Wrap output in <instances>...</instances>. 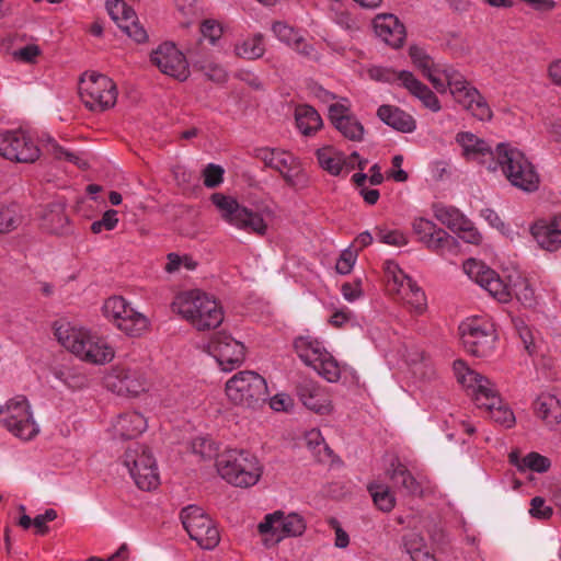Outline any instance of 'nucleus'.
<instances>
[{
	"mask_svg": "<svg viewBox=\"0 0 561 561\" xmlns=\"http://www.w3.org/2000/svg\"><path fill=\"white\" fill-rule=\"evenodd\" d=\"M458 385L466 396L479 409H483L496 423L512 427L515 424L513 412L503 403L493 382L470 369L463 362L458 359Z\"/></svg>",
	"mask_w": 561,
	"mask_h": 561,
	"instance_id": "nucleus-1",
	"label": "nucleus"
},
{
	"mask_svg": "<svg viewBox=\"0 0 561 561\" xmlns=\"http://www.w3.org/2000/svg\"><path fill=\"white\" fill-rule=\"evenodd\" d=\"M172 310L199 331L215 329L224 320L219 302L198 289L180 293L172 302Z\"/></svg>",
	"mask_w": 561,
	"mask_h": 561,
	"instance_id": "nucleus-2",
	"label": "nucleus"
},
{
	"mask_svg": "<svg viewBox=\"0 0 561 561\" xmlns=\"http://www.w3.org/2000/svg\"><path fill=\"white\" fill-rule=\"evenodd\" d=\"M218 474L238 488L255 485L262 477L263 467L252 453L244 449H226L217 456Z\"/></svg>",
	"mask_w": 561,
	"mask_h": 561,
	"instance_id": "nucleus-3",
	"label": "nucleus"
},
{
	"mask_svg": "<svg viewBox=\"0 0 561 561\" xmlns=\"http://www.w3.org/2000/svg\"><path fill=\"white\" fill-rule=\"evenodd\" d=\"M493 162L494 165L491 162L489 170L494 171L500 168L512 185L526 192L538 188L539 176L531 162L519 149L507 144H499Z\"/></svg>",
	"mask_w": 561,
	"mask_h": 561,
	"instance_id": "nucleus-4",
	"label": "nucleus"
},
{
	"mask_svg": "<svg viewBox=\"0 0 561 561\" xmlns=\"http://www.w3.org/2000/svg\"><path fill=\"white\" fill-rule=\"evenodd\" d=\"M210 199L218 208L221 218L229 225L257 236L266 233V218L272 214L268 208L252 210L241 205L236 198L221 193H214Z\"/></svg>",
	"mask_w": 561,
	"mask_h": 561,
	"instance_id": "nucleus-5",
	"label": "nucleus"
},
{
	"mask_svg": "<svg viewBox=\"0 0 561 561\" xmlns=\"http://www.w3.org/2000/svg\"><path fill=\"white\" fill-rule=\"evenodd\" d=\"M383 279L387 293L396 300L403 302L415 313H423L427 301L423 289L392 260L382 263Z\"/></svg>",
	"mask_w": 561,
	"mask_h": 561,
	"instance_id": "nucleus-6",
	"label": "nucleus"
},
{
	"mask_svg": "<svg viewBox=\"0 0 561 561\" xmlns=\"http://www.w3.org/2000/svg\"><path fill=\"white\" fill-rule=\"evenodd\" d=\"M225 394L233 405L256 409L267 399V382L253 370H242L226 381Z\"/></svg>",
	"mask_w": 561,
	"mask_h": 561,
	"instance_id": "nucleus-7",
	"label": "nucleus"
},
{
	"mask_svg": "<svg viewBox=\"0 0 561 561\" xmlns=\"http://www.w3.org/2000/svg\"><path fill=\"white\" fill-rule=\"evenodd\" d=\"M53 331L65 351H114L116 347L110 336H104L66 319L55 321Z\"/></svg>",
	"mask_w": 561,
	"mask_h": 561,
	"instance_id": "nucleus-8",
	"label": "nucleus"
},
{
	"mask_svg": "<svg viewBox=\"0 0 561 561\" xmlns=\"http://www.w3.org/2000/svg\"><path fill=\"white\" fill-rule=\"evenodd\" d=\"M123 463L139 489L150 491L158 486L156 460L148 447L138 443L130 445L123 456Z\"/></svg>",
	"mask_w": 561,
	"mask_h": 561,
	"instance_id": "nucleus-9",
	"label": "nucleus"
},
{
	"mask_svg": "<svg viewBox=\"0 0 561 561\" xmlns=\"http://www.w3.org/2000/svg\"><path fill=\"white\" fill-rule=\"evenodd\" d=\"M0 422L14 436L24 440L34 438L39 432L24 396H16L7 402L4 408L0 407Z\"/></svg>",
	"mask_w": 561,
	"mask_h": 561,
	"instance_id": "nucleus-10",
	"label": "nucleus"
},
{
	"mask_svg": "<svg viewBox=\"0 0 561 561\" xmlns=\"http://www.w3.org/2000/svg\"><path fill=\"white\" fill-rule=\"evenodd\" d=\"M79 93L84 105L91 111H104L116 102V87L104 75H84L79 83Z\"/></svg>",
	"mask_w": 561,
	"mask_h": 561,
	"instance_id": "nucleus-11",
	"label": "nucleus"
},
{
	"mask_svg": "<svg viewBox=\"0 0 561 561\" xmlns=\"http://www.w3.org/2000/svg\"><path fill=\"white\" fill-rule=\"evenodd\" d=\"M103 312L107 320L129 336H139L148 329V319L121 296L106 299Z\"/></svg>",
	"mask_w": 561,
	"mask_h": 561,
	"instance_id": "nucleus-12",
	"label": "nucleus"
},
{
	"mask_svg": "<svg viewBox=\"0 0 561 561\" xmlns=\"http://www.w3.org/2000/svg\"><path fill=\"white\" fill-rule=\"evenodd\" d=\"M182 524L191 539L203 549H214L220 541V535L214 522L195 505H190L181 512Z\"/></svg>",
	"mask_w": 561,
	"mask_h": 561,
	"instance_id": "nucleus-13",
	"label": "nucleus"
},
{
	"mask_svg": "<svg viewBox=\"0 0 561 561\" xmlns=\"http://www.w3.org/2000/svg\"><path fill=\"white\" fill-rule=\"evenodd\" d=\"M105 385L118 396L137 398L150 391L152 381L141 369L116 367L105 376Z\"/></svg>",
	"mask_w": 561,
	"mask_h": 561,
	"instance_id": "nucleus-14",
	"label": "nucleus"
},
{
	"mask_svg": "<svg viewBox=\"0 0 561 561\" xmlns=\"http://www.w3.org/2000/svg\"><path fill=\"white\" fill-rule=\"evenodd\" d=\"M260 534L267 536L265 545H274L285 537L301 536L306 530V520L297 513L285 514L276 511L267 514L263 522L259 524Z\"/></svg>",
	"mask_w": 561,
	"mask_h": 561,
	"instance_id": "nucleus-15",
	"label": "nucleus"
},
{
	"mask_svg": "<svg viewBox=\"0 0 561 561\" xmlns=\"http://www.w3.org/2000/svg\"><path fill=\"white\" fill-rule=\"evenodd\" d=\"M370 76L377 81L398 83L422 101L427 108L434 112L440 108L436 95L410 71H397L389 68H374L370 70Z\"/></svg>",
	"mask_w": 561,
	"mask_h": 561,
	"instance_id": "nucleus-16",
	"label": "nucleus"
},
{
	"mask_svg": "<svg viewBox=\"0 0 561 561\" xmlns=\"http://www.w3.org/2000/svg\"><path fill=\"white\" fill-rule=\"evenodd\" d=\"M257 158L268 168L279 172L286 184L293 188L305 186L306 178L300 163L290 152L280 149H260Z\"/></svg>",
	"mask_w": 561,
	"mask_h": 561,
	"instance_id": "nucleus-17",
	"label": "nucleus"
},
{
	"mask_svg": "<svg viewBox=\"0 0 561 561\" xmlns=\"http://www.w3.org/2000/svg\"><path fill=\"white\" fill-rule=\"evenodd\" d=\"M462 270L469 279L485 289L497 301L507 302L511 300L508 285L482 261L469 259L463 263Z\"/></svg>",
	"mask_w": 561,
	"mask_h": 561,
	"instance_id": "nucleus-18",
	"label": "nucleus"
},
{
	"mask_svg": "<svg viewBox=\"0 0 561 561\" xmlns=\"http://www.w3.org/2000/svg\"><path fill=\"white\" fill-rule=\"evenodd\" d=\"M0 154L11 161L33 163L39 158L41 151L31 136L19 129L0 136Z\"/></svg>",
	"mask_w": 561,
	"mask_h": 561,
	"instance_id": "nucleus-19",
	"label": "nucleus"
},
{
	"mask_svg": "<svg viewBox=\"0 0 561 561\" xmlns=\"http://www.w3.org/2000/svg\"><path fill=\"white\" fill-rule=\"evenodd\" d=\"M151 62L161 72L180 81L188 78L190 70L185 56L173 43H163L150 56Z\"/></svg>",
	"mask_w": 561,
	"mask_h": 561,
	"instance_id": "nucleus-20",
	"label": "nucleus"
},
{
	"mask_svg": "<svg viewBox=\"0 0 561 561\" xmlns=\"http://www.w3.org/2000/svg\"><path fill=\"white\" fill-rule=\"evenodd\" d=\"M493 333V324L482 317L468 318L458 325V337L466 351L488 345L494 340Z\"/></svg>",
	"mask_w": 561,
	"mask_h": 561,
	"instance_id": "nucleus-21",
	"label": "nucleus"
},
{
	"mask_svg": "<svg viewBox=\"0 0 561 561\" xmlns=\"http://www.w3.org/2000/svg\"><path fill=\"white\" fill-rule=\"evenodd\" d=\"M296 393L306 408L318 414H330L333 410L331 394L313 380H300Z\"/></svg>",
	"mask_w": 561,
	"mask_h": 561,
	"instance_id": "nucleus-22",
	"label": "nucleus"
},
{
	"mask_svg": "<svg viewBox=\"0 0 561 561\" xmlns=\"http://www.w3.org/2000/svg\"><path fill=\"white\" fill-rule=\"evenodd\" d=\"M410 58L413 65L422 71L438 92H445L447 87H451V76L439 66L435 65L431 56L419 46H411L409 49Z\"/></svg>",
	"mask_w": 561,
	"mask_h": 561,
	"instance_id": "nucleus-23",
	"label": "nucleus"
},
{
	"mask_svg": "<svg viewBox=\"0 0 561 561\" xmlns=\"http://www.w3.org/2000/svg\"><path fill=\"white\" fill-rule=\"evenodd\" d=\"M458 105L479 121H486L492 117V111L480 92L467 80L459 78Z\"/></svg>",
	"mask_w": 561,
	"mask_h": 561,
	"instance_id": "nucleus-24",
	"label": "nucleus"
},
{
	"mask_svg": "<svg viewBox=\"0 0 561 561\" xmlns=\"http://www.w3.org/2000/svg\"><path fill=\"white\" fill-rule=\"evenodd\" d=\"M329 117L334 127L347 139L359 141L363 139L364 127L360 122L350 113L347 106L333 103L329 107Z\"/></svg>",
	"mask_w": 561,
	"mask_h": 561,
	"instance_id": "nucleus-25",
	"label": "nucleus"
},
{
	"mask_svg": "<svg viewBox=\"0 0 561 561\" xmlns=\"http://www.w3.org/2000/svg\"><path fill=\"white\" fill-rule=\"evenodd\" d=\"M458 146L461 147V154L467 161L484 163L495 159V150L493 151L484 139L470 131L458 133Z\"/></svg>",
	"mask_w": 561,
	"mask_h": 561,
	"instance_id": "nucleus-26",
	"label": "nucleus"
},
{
	"mask_svg": "<svg viewBox=\"0 0 561 561\" xmlns=\"http://www.w3.org/2000/svg\"><path fill=\"white\" fill-rule=\"evenodd\" d=\"M300 359L330 382L341 376V366L332 353H300Z\"/></svg>",
	"mask_w": 561,
	"mask_h": 561,
	"instance_id": "nucleus-27",
	"label": "nucleus"
},
{
	"mask_svg": "<svg viewBox=\"0 0 561 561\" xmlns=\"http://www.w3.org/2000/svg\"><path fill=\"white\" fill-rule=\"evenodd\" d=\"M376 33L387 44L393 47L402 45L405 38L404 25L393 14H382L375 19Z\"/></svg>",
	"mask_w": 561,
	"mask_h": 561,
	"instance_id": "nucleus-28",
	"label": "nucleus"
},
{
	"mask_svg": "<svg viewBox=\"0 0 561 561\" xmlns=\"http://www.w3.org/2000/svg\"><path fill=\"white\" fill-rule=\"evenodd\" d=\"M147 427V419L136 411L119 414L113 423L114 434L124 439L138 437Z\"/></svg>",
	"mask_w": 561,
	"mask_h": 561,
	"instance_id": "nucleus-29",
	"label": "nucleus"
},
{
	"mask_svg": "<svg viewBox=\"0 0 561 561\" xmlns=\"http://www.w3.org/2000/svg\"><path fill=\"white\" fill-rule=\"evenodd\" d=\"M188 56L193 67L202 71L209 80L215 82L225 81V69L208 58L202 41H198L193 47L188 48Z\"/></svg>",
	"mask_w": 561,
	"mask_h": 561,
	"instance_id": "nucleus-30",
	"label": "nucleus"
},
{
	"mask_svg": "<svg viewBox=\"0 0 561 561\" xmlns=\"http://www.w3.org/2000/svg\"><path fill=\"white\" fill-rule=\"evenodd\" d=\"M531 233L540 248L551 252L558 250L561 247V217H556L550 222H537L531 228Z\"/></svg>",
	"mask_w": 561,
	"mask_h": 561,
	"instance_id": "nucleus-31",
	"label": "nucleus"
},
{
	"mask_svg": "<svg viewBox=\"0 0 561 561\" xmlns=\"http://www.w3.org/2000/svg\"><path fill=\"white\" fill-rule=\"evenodd\" d=\"M536 415L550 428L561 426V401L553 394L542 393L534 403Z\"/></svg>",
	"mask_w": 561,
	"mask_h": 561,
	"instance_id": "nucleus-32",
	"label": "nucleus"
},
{
	"mask_svg": "<svg viewBox=\"0 0 561 561\" xmlns=\"http://www.w3.org/2000/svg\"><path fill=\"white\" fill-rule=\"evenodd\" d=\"M317 158L318 162L325 171H328L332 175H339L342 170L345 168H353L354 161L358 160V154L353 153L346 160L344 156L335 151L334 149L330 147H324L321 149H318L317 151Z\"/></svg>",
	"mask_w": 561,
	"mask_h": 561,
	"instance_id": "nucleus-33",
	"label": "nucleus"
},
{
	"mask_svg": "<svg viewBox=\"0 0 561 561\" xmlns=\"http://www.w3.org/2000/svg\"><path fill=\"white\" fill-rule=\"evenodd\" d=\"M390 479L397 488L402 489L409 495H422L424 490V478H415L404 465L392 463Z\"/></svg>",
	"mask_w": 561,
	"mask_h": 561,
	"instance_id": "nucleus-34",
	"label": "nucleus"
},
{
	"mask_svg": "<svg viewBox=\"0 0 561 561\" xmlns=\"http://www.w3.org/2000/svg\"><path fill=\"white\" fill-rule=\"evenodd\" d=\"M378 117L392 127L402 133H411L415 128V122L411 115L392 105H381L377 111Z\"/></svg>",
	"mask_w": 561,
	"mask_h": 561,
	"instance_id": "nucleus-35",
	"label": "nucleus"
},
{
	"mask_svg": "<svg viewBox=\"0 0 561 561\" xmlns=\"http://www.w3.org/2000/svg\"><path fill=\"white\" fill-rule=\"evenodd\" d=\"M510 462L517 468L519 472L530 470L534 472L542 473L550 469L551 461L549 458L531 451L524 457H520L519 453L514 450L508 455Z\"/></svg>",
	"mask_w": 561,
	"mask_h": 561,
	"instance_id": "nucleus-36",
	"label": "nucleus"
},
{
	"mask_svg": "<svg viewBox=\"0 0 561 561\" xmlns=\"http://www.w3.org/2000/svg\"><path fill=\"white\" fill-rule=\"evenodd\" d=\"M295 121L299 131L305 136H311L322 126L320 114L310 105L301 104L295 108Z\"/></svg>",
	"mask_w": 561,
	"mask_h": 561,
	"instance_id": "nucleus-37",
	"label": "nucleus"
},
{
	"mask_svg": "<svg viewBox=\"0 0 561 561\" xmlns=\"http://www.w3.org/2000/svg\"><path fill=\"white\" fill-rule=\"evenodd\" d=\"M403 547L413 561H437L435 556L424 543V539L416 533H410L402 538Z\"/></svg>",
	"mask_w": 561,
	"mask_h": 561,
	"instance_id": "nucleus-38",
	"label": "nucleus"
},
{
	"mask_svg": "<svg viewBox=\"0 0 561 561\" xmlns=\"http://www.w3.org/2000/svg\"><path fill=\"white\" fill-rule=\"evenodd\" d=\"M265 45L262 34H254L234 46V54L243 59L254 60L263 56Z\"/></svg>",
	"mask_w": 561,
	"mask_h": 561,
	"instance_id": "nucleus-39",
	"label": "nucleus"
},
{
	"mask_svg": "<svg viewBox=\"0 0 561 561\" xmlns=\"http://www.w3.org/2000/svg\"><path fill=\"white\" fill-rule=\"evenodd\" d=\"M426 245L430 250L448 259L447 254L453 253L454 238L446 231L436 229L426 240Z\"/></svg>",
	"mask_w": 561,
	"mask_h": 561,
	"instance_id": "nucleus-40",
	"label": "nucleus"
},
{
	"mask_svg": "<svg viewBox=\"0 0 561 561\" xmlns=\"http://www.w3.org/2000/svg\"><path fill=\"white\" fill-rule=\"evenodd\" d=\"M106 10L118 26L126 22H133V18H135L134 10L123 0H106Z\"/></svg>",
	"mask_w": 561,
	"mask_h": 561,
	"instance_id": "nucleus-41",
	"label": "nucleus"
},
{
	"mask_svg": "<svg viewBox=\"0 0 561 561\" xmlns=\"http://www.w3.org/2000/svg\"><path fill=\"white\" fill-rule=\"evenodd\" d=\"M369 492L373 496L375 505L382 512H390L394 507L396 499L389 491L388 486L371 484Z\"/></svg>",
	"mask_w": 561,
	"mask_h": 561,
	"instance_id": "nucleus-42",
	"label": "nucleus"
},
{
	"mask_svg": "<svg viewBox=\"0 0 561 561\" xmlns=\"http://www.w3.org/2000/svg\"><path fill=\"white\" fill-rule=\"evenodd\" d=\"M458 239L466 243L479 244L482 240L481 233L474 227L473 222L458 213Z\"/></svg>",
	"mask_w": 561,
	"mask_h": 561,
	"instance_id": "nucleus-43",
	"label": "nucleus"
},
{
	"mask_svg": "<svg viewBox=\"0 0 561 561\" xmlns=\"http://www.w3.org/2000/svg\"><path fill=\"white\" fill-rule=\"evenodd\" d=\"M21 224V215L16 205H0V232H9Z\"/></svg>",
	"mask_w": 561,
	"mask_h": 561,
	"instance_id": "nucleus-44",
	"label": "nucleus"
},
{
	"mask_svg": "<svg viewBox=\"0 0 561 561\" xmlns=\"http://www.w3.org/2000/svg\"><path fill=\"white\" fill-rule=\"evenodd\" d=\"M215 359L222 371L230 373L241 367L245 357L244 353H216Z\"/></svg>",
	"mask_w": 561,
	"mask_h": 561,
	"instance_id": "nucleus-45",
	"label": "nucleus"
},
{
	"mask_svg": "<svg viewBox=\"0 0 561 561\" xmlns=\"http://www.w3.org/2000/svg\"><path fill=\"white\" fill-rule=\"evenodd\" d=\"M330 16L333 22L340 25L344 30H354L356 28V21L351 16V14L344 9V7L336 2L331 8Z\"/></svg>",
	"mask_w": 561,
	"mask_h": 561,
	"instance_id": "nucleus-46",
	"label": "nucleus"
},
{
	"mask_svg": "<svg viewBox=\"0 0 561 561\" xmlns=\"http://www.w3.org/2000/svg\"><path fill=\"white\" fill-rule=\"evenodd\" d=\"M376 237L380 242L389 245L402 247L408 243L407 237L399 230L376 228Z\"/></svg>",
	"mask_w": 561,
	"mask_h": 561,
	"instance_id": "nucleus-47",
	"label": "nucleus"
},
{
	"mask_svg": "<svg viewBox=\"0 0 561 561\" xmlns=\"http://www.w3.org/2000/svg\"><path fill=\"white\" fill-rule=\"evenodd\" d=\"M434 215L438 221L446 225L451 231L456 226V210L453 206H445L440 203H436L433 206Z\"/></svg>",
	"mask_w": 561,
	"mask_h": 561,
	"instance_id": "nucleus-48",
	"label": "nucleus"
},
{
	"mask_svg": "<svg viewBox=\"0 0 561 561\" xmlns=\"http://www.w3.org/2000/svg\"><path fill=\"white\" fill-rule=\"evenodd\" d=\"M46 226L53 233H62L65 231V226L68 222L67 217L62 213L60 207H57V210H51L45 217Z\"/></svg>",
	"mask_w": 561,
	"mask_h": 561,
	"instance_id": "nucleus-49",
	"label": "nucleus"
},
{
	"mask_svg": "<svg viewBox=\"0 0 561 561\" xmlns=\"http://www.w3.org/2000/svg\"><path fill=\"white\" fill-rule=\"evenodd\" d=\"M203 176L206 187H217L224 181V169L217 164L209 163L204 169Z\"/></svg>",
	"mask_w": 561,
	"mask_h": 561,
	"instance_id": "nucleus-50",
	"label": "nucleus"
},
{
	"mask_svg": "<svg viewBox=\"0 0 561 561\" xmlns=\"http://www.w3.org/2000/svg\"><path fill=\"white\" fill-rule=\"evenodd\" d=\"M201 34L203 38L208 39L211 45H215L222 35V26L215 20H205L201 24Z\"/></svg>",
	"mask_w": 561,
	"mask_h": 561,
	"instance_id": "nucleus-51",
	"label": "nucleus"
},
{
	"mask_svg": "<svg viewBox=\"0 0 561 561\" xmlns=\"http://www.w3.org/2000/svg\"><path fill=\"white\" fill-rule=\"evenodd\" d=\"M272 30L275 36L279 41L286 43L288 46H291L293 43L295 42V37H298L300 35L298 31L283 22H275L273 24Z\"/></svg>",
	"mask_w": 561,
	"mask_h": 561,
	"instance_id": "nucleus-52",
	"label": "nucleus"
},
{
	"mask_svg": "<svg viewBox=\"0 0 561 561\" xmlns=\"http://www.w3.org/2000/svg\"><path fill=\"white\" fill-rule=\"evenodd\" d=\"M357 250L352 248L344 250L336 262V272L343 275L348 274L357 260Z\"/></svg>",
	"mask_w": 561,
	"mask_h": 561,
	"instance_id": "nucleus-53",
	"label": "nucleus"
},
{
	"mask_svg": "<svg viewBox=\"0 0 561 561\" xmlns=\"http://www.w3.org/2000/svg\"><path fill=\"white\" fill-rule=\"evenodd\" d=\"M511 288V296L513 295V291L516 296V298L527 307H531L534 304V289L529 286V284L526 280H520L518 284L514 285V288L508 286Z\"/></svg>",
	"mask_w": 561,
	"mask_h": 561,
	"instance_id": "nucleus-54",
	"label": "nucleus"
},
{
	"mask_svg": "<svg viewBox=\"0 0 561 561\" xmlns=\"http://www.w3.org/2000/svg\"><path fill=\"white\" fill-rule=\"evenodd\" d=\"M552 507L546 504L545 499L535 496L530 501L529 514L537 519H549L552 516Z\"/></svg>",
	"mask_w": 561,
	"mask_h": 561,
	"instance_id": "nucleus-55",
	"label": "nucleus"
},
{
	"mask_svg": "<svg viewBox=\"0 0 561 561\" xmlns=\"http://www.w3.org/2000/svg\"><path fill=\"white\" fill-rule=\"evenodd\" d=\"M48 150L58 160H62V159L68 160L70 162L79 165L80 168H83L85 165V163L82 162L80 158H78L75 153L69 152L68 150L60 147L53 139H50V141H49Z\"/></svg>",
	"mask_w": 561,
	"mask_h": 561,
	"instance_id": "nucleus-56",
	"label": "nucleus"
},
{
	"mask_svg": "<svg viewBox=\"0 0 561 561\" xmlns=\"http://www.w3.org/2000/svg\"><path fill=\"white\" fill-rule=\"evenodd\" d=\"M75 357L82 363L92 365H104L114 358V353H73Z\"/></svg>",
	"mask_w": 561,
	"mask_h": 561,
	"instance_id": "nucleus-57",
	"label": "nucleus"
},
{
	"mask_svg": "<svg viewBox=\"0 0 561 561\" xmlns=\"http://www.w3.org/2000/svg\"><path fill=\"white\" fill-rule=\"evenodd\" d=\"M119 28H122L129 37H131L137 43H144L147 39V32L136 21V16L133 18V22L119 24Z\"/></svg>",
	"mask_w": 561,
	"mask_h": 561,
	"instance_id": "nucleus-58",
	"label": "nucleus"
},
{
	"mask_svg": "<svg viewBox=\"0 0 561 561\" xmlns=\"http://www.w3.org/2000/svg\"><path fill=\"white\" fill-rule=\"evenodd\" d=\"M290 47L308 59L316 60L318 58V53L314 46L307 42L301 34L298 37H295V42Z\"/></svg>",
	"mask_w": 561,
	"mask_h": 561,
	"instance_id": "nucleus-59",
	"label": "nucleus"
},
{
	"mask_svg": "<svg viewBox=\"0 0 561 561\" xmlns=\"http://www.w3.org/2000/svg\"><path fill=\"white\" fill-rule=\"evenodd\" d=\"M294 347L295 351H325L322 342L310 335L297 337L294 342Z\"/></svg>",
	"mask_w": 561,
	"mask_h": 561,
	"instance_id": "nucleus-60",
	"label": "nucleus"
},
{
	"mask_svg": "<svg viewBox=\"0 0 561 561\" xmlns=\"http://www.w3.org/2000/svg\"><path fill=\"white\" fill-rule=\"evenodd\" d=\"M412 227H413V231L420 236V238L424 241H426L431 234H433V232L436 230V227L435 225L428 220V219H425V218H415L413 224H412Z\"/></svg>",
	"mask_w": 561,
	"mask_h": 561,
	"instance_id": "nucleus-61",
	"label": "nucleus"
},
{
	"mask_svg": "<svg viewBox=\"0 0 561 561\" xmlns=\"http://www.w3.org/2000/svg\"><path fill=\"white\" fill-rule=\"evenodd\" d=\"M57 518V512L54 508H48L44 514H39L35 516L33 519V525L36 529V533L39 535H45L48 533L47 523L53 522Z\"/></svg>",
	"mask_w": 561,
	"mask_h": 561,
	"instance_id": "nucleus-62",
	"label": "nucleus"
},
{
	"mask_svg": "<svg viewBox=\"0 0 561 561\" xmlns=\"http://www.w3.org/2000/svg\"><path fill=\"white\" fill-rule=\"evenodd\" d=\"M238 346H241L240 342H238L230 335L219 334L211 340V344L209 347L213 348V351L221 352L225 351V348L234 350Z\"/></svg>",
	"mask_w": 561,
	"mask_h": 561,
	"instance_id": "nucleus-63",
	"label": "nucleus"
},
{
	"mask_svg": "<svg viewBox=\"0 0 561 561\" xmlns=\"http://www.w3.org/2000/svg\"><path fill=\"white\" fill-rule=\"evenodd\" d=\"M294 401L289 394L278 393L270 400V407L276 412H285L293 408Z\"/></svg>",
	"mask_w": 561,
	"mask_h": 561,
	"instance_id": "nucleus-64",
	"label": "nucleus"
}]
</instances>
